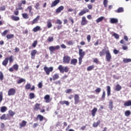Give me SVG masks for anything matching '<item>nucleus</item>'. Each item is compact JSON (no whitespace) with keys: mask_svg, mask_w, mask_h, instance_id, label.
<instances>
[{"mask_svg":"<svg viewBox=\"0 0 131 131\" xmlns=\"http://www.w3.org/2000/svg\"><path fill=\"white\" fill-rule=\"evenodd\" d=\"M105 54L106 61H107V62H111L112 59V55L108 47L103 49L102 51L99 52V56L100 57H103V56H105Z\"/></svg>","mask_w":131,"mask_h":131,"instance_id":"obj_1","label":"nucleus"},{"mask_svg":"<svg viewBox=\"0 0 131 131\" xmlns=\"http://www.w3.org/2000/svg\"><path fill=\"white\" fill-rule=\"evenodd\" d=\"M79 65H81V63H82V59H83V57H84L85 55V52L83 51V50L81 49H79Z\"/></svg>","mask_w":131,"mask_h":131,"instance_id":"obj_2","label":"nucleus"},{"mask_svg":"<svg viewBox=\"0 0 131 131\" xmlns=\"http://www.w3.org/2000/svg\"><path fill=\"white\" fill-rule=\"evenodd\" d=\"M58 69L59 70L60 73H64V72L67 73V72L69 71V68H68V67L64 68L62 65H59L58 67Z\"/></svg>","mask_w":131,"mask_h":131,"instance_id":"obj_3","label":"nucleus"},{"mask_svg":"<svg viewBox=\"0 0 131 131\" xmlns=\"http://www.w3.org/2000/svg\"><path fill=\"white\" fill-rule=\"evenodd\" d=\"M14 15H12L11 16V19L12 20H13V21H19L20 20V17L18 16L19 15V11L18 10H15L13 12Z\"/></svg>","mask_w":131,"mask_h":131,"instance_id":"obj_4","label":"nucleus"},{"mask_svg":"<svg viewBox=\"0 0 131 131\" xmlns=\"http://www.w3.org/2000/svg\"><path fill=\"white\" fill-rule=\"evenodd\" d=\"M71 61V57L68 55H64L63 57V64H69Z\"/></svg>","mask_w":131,"mask_h":131,"instance_id":"obj_5","label":"nucleus"},{"mask_svg":"<svg viewBox=\"0 0 131 131\" xmlns=\"http://www.w3.org/2000/svg\"><path fill=\"white\" fill-rule=\"evenodd\" d=\"M43 70L45 71L47 75H50V72H52L54 70V68L52 67L48 68V67H45Z\"/></svg>","mask_w":131,"mask_h":131,"instance_id":"obj_6","label":"nucleus"},{"mask_svg":"<svg viewBox=\"0 0 131 131\" xmlns=\"http://www.w3.org/2000/svg\"><path fill=\"white\" fill-rule=\"evenodd\" d=\"M14 70L15 71H18L19 70V65L18 64H14L12 68H10L9 69L10 72H13Z\"/></svg>","mask_w":131,"mask_h":131,"instance_id":"obj_7","label":"nucleus"},{"mask_svg":"<svg viewBox=\"0 0 131 131\" xmlns=\"http://www.w3.org/2000/svg\"><path fill=\"white\" fill-rule=\"evenodd\" d=\"M49 49L51 53H53V52H55L56 50H60V46L57 45L56 46H50L49 47Z\"/></svg>","mask_w":131,"mask_h":131,"instance_id":"obj_8","label":"nucleus"},{"mask_svg":"<svg viewBox=\"0 0 131 131\" xmlns=\"http://www.w3.org/2000/svg\"><path fill=\"white\" fill-rule=\"evenodd\" d=\"M16 94V90L14 88H11L9 90L8 95V96H14Z\"/></svg>","mask_w":131,"mask_h":131,"instance_id":"obj_9","label":"nucleus"},{"mask_svg":"<svg viewBox=\"0 0 131 131\" xmlns=\"http://www.w3.org/2000/svg\"><path fill=\"white\" fill-rule=\"evenodd\" d=\"M74 104L75 105H77L78 103H79L80 100H79V95L78 94H75L74 95Z\"/></svg>","mask_w":131,"mask_h":131,"instance_id":"obj_10","label":"nucleus"},{"mask_svg":"<svg viewBox=\"0 0 131 131\" xmlns=\"http://www.w3.org/2000/svg\"><path fill=\"white\" fill-rule=\"evenodd\" d=\"M37 54V50H33L31 52V58L33 60H34L35 59V55Z\"/></svg>","mask_w":131,"mask_h":131,"instance_id":"obj_11","label":"nucleus"},{"mask_svg":"<svg viewBox=\"0 0 131 131\" xmlns=\"http://www.w3.org/2000/svg\"><path fill=\"white\" fill-rule=\"evenodd\" d=\"M25 90H31V91H34L35 90V86L33 85L31 88V84H30V83H27L25 85Z\"/></svg>","mask_w":131,"mask_h":131,"instance_id":"obj_12","label":"nucleus"},{"mask_svg":"<svg viewBox=\"0 0 131 131\" xmlns=\"http://www.w3.org/2000/svg\"><path fill=\"white\" fill-rule=\"evenodd\" d=\"M88 22L89 21L86 20L85 16H83L81 21V25H82V26H84V25H86V24H88Z\"/></svg>","mask_w":131,"mask_h":131,"instance_id":"obj_13","label":"nucleus"},{"mask_svg":"<svg viewBox=\"0 0 131 131\" xmlns=\"http://www.w3.org/2000/svg\"><path fill=\"white\" fill-rule=\"evenodd\" d=\"M90 12V10L86 8H84L83 10H82L81 12H80L78 14L79 16H83V15H84L86 13H89Z\"/></svg>","mask_w":131,"mask_h":131,"instance_id":"obj_14","label":"nucleus"},{"mask_svg":"<svg viewBox=\"0 0 131 131\" xmlns=\"http://www.w3.org/2000/svg\"><path fill=\"white\" fill-rule=\"evenodd\" d=\"M44 100H45L46 103H50L52 101L51 97L49 95H46L44 97Z\"/></svg>","mask_w":131,"mask_h":131,"instance_id":"obj_15","label":"nucleus"},{"mask_svg":"<svg viewBox=\"0 0 131 131\" xmlns=\"http://www.w3.org/2000/svg\"><path fill=\"white\" fill-rule=\"evenodd\" d=\"M39 18H40V16L38 15L35 19H34L31 22L32 25L38 23Z\"/></svg>","mask_w":131,"mask_h":131,"instance_id":"obj_16","label":"nucleus"},{"mask_svg":"<svg viewBox=\"0 0 131 131\" xmlns=\"http://www.w3.org/2000/svg\"><path fill=\"white\" fill-rule=\"evenodd\" d=\"M27 124V121L25 120H23L19 124V128H22V127H25Z\"/></svg>","mask_w":131,"mask_h":131,"instance_id":"obj_17","label":"nucleus"},{"mask_svg":"<svg viewBox=\"0 0 131 131\" xmlns=\"http://www.w3.org/2000/svg\"><path fill=\"white\" fill-rule=\"evenodd\" d=\"M8 63H9V57H6L2 62V65L5 67H7V65H8Z\"/></svg>","mask_w":131,"mask_h":131,"instance_id":"obj_18","label":"nucleus"},{"mask_svg":"<svg viewBox=\"0 0 131 131\" xmlns=\"http://www.w3.org/2000/svg\"><path fill=\"white\" fill-rule=\"evenodd\" d=\"M34 111H38V110H40V104L36 103L34 106Z\"/></svg>","mask_w":131,"mask_h":131,"instance_id":"obj_19","label":"nucleus"},{"mask_svg":"<svg viewBox=\"0 0 131 131\" xmlns=\"http://www.w3.org/2000/svg\"><path fill=\"white\" fill-rule=\"evenodd\" d=\"M59 3H60V0L54 1L51 5V8H54V7H56V6H57Z\"/></svg>","mask_w":131,"mask_h":131,"instance_id":"obj_20","label":"nucleus"},{"mask_svg":"<svg viewBox=\"0 0 131 131\" xmlns=\"http://www.w3.org/2000/svg\"><path fill=\"white\" fill-rule=\"evenodd\" d=\"M63 10H64V6H61L56 10V13L59 14V13H61Z\"/></svg>","mask_w":131,"mask_h":131,"instance_id":"obj_21","label":"nucleus"},{"mask_svg":"<svg viewBox=\"0 0 131 131\" xmlns=\"http://www.w3.org/2000/svg\"><path fill=\"white\" fill-rule=\"evenodd\" d=\"M98 111V108L96 107H94L92 111V115L93 117H95L96 116V113H97V112Z\"/></svg>","mask_w":131,"mask_h":131,"instance_id":"obj_22","label":"nucleus"},{"mask_svg":"<svg viewBox=\"0 0 131 131\" xmlns=\"http://www.w3.org/2000/svg\"><path fill=\"white\" fill-rule=\"evenodd\" d=\"M47 27L48 28H52V27H53V24H52V20L50 19L47 20Z\"/></svg>","mask_w":131,"mask_h":131,"instance_id":"obj_23","label":"nucleus"},{"mask_svg":"<svg viewBox=\"0 0 131 131\" xmlns=\"http://www.w3.org/2000/svg\"><path fill=\"white\" fill-rule=\"evenodd\" d=\"M115 13H123L124 9L123 7H119L117 10L115 11Z\"/></svg>","mask_w":131,"mask_h":131,"instance_id":"obj_24","label":"nucleus"},{"mask_svg":"<svg viewBox=\"0 0 131 131\" xmlns=\"http://www.w3.org/2000/svg\"><path fill=\"white\" fill-rule=\"evenodd\" d=\"M40 30H41V28L38 26H36L33 29V31L34 32H37V31H40Z\"/></svg>","mask_w":131,"mask_h":131,"instance_id":"obj_25","label":"nucleus"},{"mask_svg":"<svg viewBox=\"0 0 131 131\" xmlns=\"http://www.w3.org/2000/svg\"><path fill=\"white\" fill-rule=\"evenodd\" d=\"M43 116L41 115H38L36 118V120H39V121H42L43 120Z\"/></svg>","mask_w":131,"mask_h":131,"instance_id":"obj_26","label":"nucleus"},{"mask_svg":"<svg viewBox=\"0 0 131 131\" xmlns=\"http://www.w3.org/2000/svg\"><path fill=\"white\" fill-rule=\"evenodd\" d=\"M110 22L112 24H115L118 23V19H117V18H113L111 19Z\"/></svg>","mask_w":131,"mask_h":131,"instance_id":"obj_27","label":"nucleus"},{"mask_svg":"<svg viewBox=\"0 0 131 131\" xmlns=\"http://www.w3.org/2000/svg\"><path fill=\"white\" fill-rule=\"evenodd\" d=\"M107 95L108 96L111 95V87L110 86H106Z\"/></svg>","mask_w":131,"mask_h":131,"instance_id":"obj_28","label":"nucleus"},{"mask_svg":"<svg viewBox=\"0 0 131 131\" xmlns=\"http://www.w3.org/2000/svg\"><path fill=\"white\" fill-rule=\"evenodd\" d=\"M121 89H122L121 86H120V85H119V84H118L116 85L115 91H116V92H119V91L121 90Z\"/></svg>","mask_w":131,"mask_h":131,"instance_id":"obj_29","label":"nucleus"},{"mask_svg":"<svg viewBox=\"0 0 131 131\" xmlns=\"http://www.w3.org/2000/svg\"><path fill=\"white\" fill-rule=\"evenodd\" d=\"M77 63V59L76 58L72 59L71 60V65H76Z\"/></svg>","mask_w":131,"mask_h":131,"instance_id":"obj_30","label":"nucleus"},{"mask_svg":"<svg viewBox=\"0 0 131 131\" xmlns=\"http://www.w3.org/2000/svg\"><path fill=\"white\" fill-rule=\"evenodd\" d=\"M108 108L110 109V110H111V111L113 110V101H112V100H111L109 102Z\"/></svg>","mask_w":131,"mask_h":131,"instance_id":"obj_31","label":"nucleus"},{"mask_svg":"<svg viewBox=\"0 0 131 131\" xmlns=\"http://www.w3.org/2000/svg\"><path fill=\"white\" fill-rule=\"evenodd\" d=\"M104 19H105V17H104V16H101V17H99L96 20V23H100V22H102V21H103V20H104Z\"/></svg>","mask_w":131,"mask_h":131,"instance_id":"obj_32","label":"nucleus"},{"mask_svg":"<svg viewBox=\"0 0 131 131\" xmlns=\"http://www.w3.org/2000/svg\"><path fill=\"white\" fill-rule=\"evenodd\" d=\"M100 123H101V121H100V120H99L98 121H97V122H94L93 124V127H98V126L100 125Z\"/></svg>","mask_w":131,"mask_h":131,"instance_id":"obj_33","label":"nucleus"},{"mask_svg":"<svg viewBox=\"0 0 131 131\" xmlns=\"http://www.w3.org/2000/svg\"><path fill=\"white\" fill-rule=\"evenodd\" d=\"M15 35L13 34H7L6 37L7 39H11L14 38Z\"/></svg>","mask_w":131,"mask_h":131,"instance_id":"obj_34","label":"nucleus"},{"mask_svg":"<svg viewBox=\"0 0 131 131\" xmlns=\"http://www.w3.org/2000/svg\"><path fill=\"white\" fill-rule=\"evenodd\" d=\"M124 106H125L126 107L131 106V101L128 100L127 101L125 102L124 103Z\"/></svg>","mask_w":131,"mask_h":131,"instance_id":"obj_35","label":"nucleus"},{"mask_svg":"<svg viewBox=\"0 0 131 131\" xmlns=\"http://www.w3.org/2000/svg\"><path fill=\"white\" fill-rule=\"evenodd\" d=\"M59 77V74H55L53 76V80H56V79H58Z\"/></svg>","mask_w":131,"mask_h":131,"instance_id":"obj_36","label":"nucleus"},{"mask_svg":"<svg viewBox=\"0 0 131 131\" xmlns=\"http://www.w3.org/2000/svg\"><path fill=\"white\" fill-rule=\"evenodd\" d=\"M7 109L6 106H2L1 107V112L4 113L7 111Z\"/></svg>","mask_w":131,"mask_h":131,"instance_id":"obj_37","label":"nucleus"},{"mask_svg":"<svg viewBox=\"0 0 131 131\" xmlns=\"http://www.w3.org/2000/svg\"><path fill=\"white\" fill-rule=\"evenodd\" d=\"M21 16L24 19H28V18H29L28 14L26 13H22Z\"/></svg>","mask_w":131,"mask_h":131,"instance_id":"obj_38","label":"nucleus"},{"mask_svg":"<svg viewBox=\"0 0 131 131\" xmlns=\"http://www.w3.org/2000/svg\"><path fill=\"white\" fill-rule=\"evenodd\" d=\"M47 41H48V42H52V41H54V37L52 36H49L47 40Z\"/></svg>","mask_w":131,"mask_h":131,"instance_id":"obj_39","label":"nucleus"},{"mask_svg":"<svg viewBox=\"0 0 131 131\" xmlns=\"http://www.w3.org/2000/svg\"><path fill=\"white\" fill-rule=\"evenodd\" d=\"M8 112L10 116H11V117H13V116H14V115L16 114V113L13 112V111L12 110H9Z\"/></svg>","mask_w":131,"mask_h":131,"instance_id":"obj_40","label":"nucleus"},{"mask_svg":"<svg viewBox=\"0 0 131 131\" xmlns=\"http://www.w3.org/2000/svg\"><path fill=\"white\" fill-rule=\"evenodd\" d=\"M9 31L10 30H5L3 33H2V35L3 36H6V35H7V34H8V33H9Z\"/></svg>","mask_w":131,"mask_h":131,"instance_id":"obj_41","label":"nucleus"},{"mask_svg":"<svg viewBox=\"0 0 131 131\" xmlns=\"http://www.w3.org/2000/svg\"><path fill=\"white\" fill-rule=\"evenodd\" d=\"M25 81H26L25 79L20 78L19 80L17 81V82L18 84H20V83H22V82H25Z\"/></svg>","mask_w":131,"mask_h":131,"instance_id":"obj_42","label":"nucleus"},{"mask_svg":"<svg viewBox=\"0 0 131 131\" xmlns=\"http://www.w3.org/2000/svg\"><path fill=\"white\" fill-rule=\"evenodd\" d=\"M95 68V66L94 65H92L87 68V71H91V70H93Z\"/></svg>","mask_w":131,"mask_h":131,"instance_id":"obj_43","label":"nucleus"},{"mask_svg":"<svg viewBox=\"0 0 131 131\" xmlns=\"http://www.w3.org/2000/svg\"><path fill=\"white\" fill-rule=\"evenodd\" d=\"M9 60L10 63H13L14 62V57L11 55L8 57V61Z\"/></svg>","mask_w":131,"mask_h":131,"instance_id":"obj_44","label":"nucleus"},{"mask_svg":"<svg viewBox=\"0 0 131 131\" xmlns=\"http://www.w3.org/2000/svg\"><path fill=\"white\" fill-rule=\"evenodd\" d=\"M123 62L124 63H129V62H131V59L130 58H124L123 60Z\"/></svg>","mask_w":131,"mask_h":131,"instance_id":"obj_45","label":"nucleus"},{"mask_svg":"<svg viewBox=\"0 0 131 131\" xmlns=\"http://www.w3.org/2000/svg\"><path fill=\"white\" fill-rule=\"evenodd\" d=\"M18 7H19L18 8H16V10H24V8L23 7H22V4L21 3H19L18 4Z\"/></svg>","mask_w":131,"mask_h":131,"instance_id":"obj_46","label":"nucleus"},{"mask_svg":"<svg viewBox=\"0 0 131 131\" xmlns=\"http://www.w3.org/2000/svg\"><path fill=\"white\" fill-rule=\"evenodd\" d=\"M1 119L2 120H8V118H7V117H6V114H3L1 117Z\"/></svg>","mask_w":131,"mask_h":131,"instance_id":"obj_47","label":"nucleus"},{"mask_svg":"<svg viewBox=\"0 0 131 131\" xmlns=\"http://www.w3.org/2000/svg\"><path fill=\"white\" fill-rule=\"evenodd\" d=\"M112 36H114L115 38L116 39H119V35L118 34H116L114 33L113 35Z\"/></svg>","mask_w":131,"mask_h":131,"instance_id":"obj_48","label":"nucleus"},{"mask_svg":"<svg viewBox=\"0 0 131 131\" xmlns=\"http://www.w3.org/2000/svg\"><path fill=\"white\" fill-rule=\"evenodd\" d=\"M29 97H30V99H34V98L35 97V96L34 95V93H30Z\"/></svg>","mask_w":131,"mask_h":131,"instance_id":"obj_49","label":"nucleus"},{"mask_svg":"<svg viewBox=\"0 0 131 131\" xmlns=\"http://www.w3.org/2000/svg\"><path fill=\"white\" fill-rule=\"evenodd\" d=\"M36 46H37V40L34 41L32 45V47H33V48H36Z\"/></svg>","mask_w":131,"mask_h":131,"instance_id":"obj_50","label":"nucleus"},{"mask_svg":"<svg viewBox=\"0 0 131 131\" xmlns=\"http://www.w3.org/2000/svg\"><path fill=\"white\" fill-rule=\"evenodd\" d=\"M105 97H106V92L105 91H103L101 96V99H102V100H105Z\"/></svg>","mask_w":131,"mask_h":131,"instance_id":"obj_51","label":"nucleus"},{"mask_svg":"<svg viewBox=\"0 0 131 131\" xmlns=\"http://www.w3.org/2000/svg\"><path fill=\"white\" fill-rule=\"evenodd\" d=\"M108 5V0H104L103 1V5L105 8H107Z\"/></svg>","mask_w":131,"mask_h":131,"instance_id":"obj_52","label":"nucleus"},{"mask_svg":"<svg viewBox=\"0 0 131 131\" xmlns=\"http://www.w3.org/2000/svg\"><path fill=\"white\" fill-rule=\"evenodd\" d=\"M94 63H96V64H100V61H99V59L98 58H94L93 59Z\"/></svg>","mask_w":131,"mask_h":131,"instance_id":"obj_53","label":"nucleus"},{"mask_svg":"<svg viewBox=\"0 0 131 131\" xmlns=\"http://www.w3.org/2000/svg\"><path fill=\"white\" fill-rule=\"evenodd\" d=\"M39 6H40V4L38 3H36L35 5V9L36 10H39V9H40Z\"/></svg>","mask_w":131,"mask_h":131,"instance_id":"obj_54","label":"nucleus"},{"mask_svg":"<svg viewBox=\"0 0 131 131\" xmlns=\"http://www.w3.org/2000/svg\"><path fill=\"white\" fill-rule=\"evenodd\" d=\"M0 80H4V74L2 72H0Z\"/></svg>","mask_w":131,"mask_h":131,"instance_id":"obj_55","label":"nucleus"},{"mask_svg":"<svg viewBox=\"0 0 131 131\" xmlns=\"http://www.w3.org/2000/svg\"><path fill=\"white\" fill-rule=\"evenodd\" d=\"M125 116H127V117L129 116V115H130V111H126L125 112Z\"/></svg>","mask_w":131,"mask_h":131,"instance_id":"obj_56","label":"nucleus"},{"mask_svg":"<svg viewBox=\"0 0 131 131\" xmlns=\"http://www.w3.org/2000/svg\"><path fill=\"white\" fill-rule=\"evenodd\" d=\"M69 20H70L71 22L72 25H73V24H74V20L72 17L69 18Z\"/></svg>","mask_w":131,"mask_h":131,"instance_id":"obj_57","label":"nucleus"},{"mask_svg":"<svg viewBox=\"0 0 131 131\" xmlns=\"http://www.w3.org/2000/svg\"><path fill=\"white\" fill-rule=\"evenodd\" d=\"M3 92H0V103H2V101H3Z\"/></svg>","mask_w":131,"mask_h":131,"instance_id":"obj_58","label":"nucleus"},{"mask_svg":"<svg viewBox=\"0 0 131 131\" xmlns=\"http://www.w3.org/2000/svg\"><path fill=\"white\" fill-rule=\"evenodd\" d=\"M74 43L73 42V41H72V40L67 42V45H68V46H73Z\"/></svg>","mask_w":131,"mask_h":131,"instance_id":"obj_59","label":"nucleus"},{"mask_svg":"<svg viewBox=\"0 0 131 131\" xmlns=\"http://www.w3.org/2000/svg\"><path fill=\"white\" fill-rule=\"evenodd\" d=\"M27 10H29L30 13H31V11H32V6H28L27 7Z\"/></svg>","mask_w":131,"mask_h":131,"instance_id":"obj_60","label":"nucleus"},{"mask_svg":"<svg viewBox=\"0 0 131 131\" xmlns=\"http://www.w3.org/2000/svg\"><path fill=\"white\" fill-rule=\"evenodd\" d=\"M113 53L114 54H115V55H117V54H119V50H117L116 49H114L113 50Z\"/></svg>","mask_w":131,"mask_h":131,"instance_id":"obj_61","label":"nucleus"},{"mask_svg":"<svg viewBox=\"0 0 131 131\" xmlns=\"http://www.w3.org/2000/svg\"><path fill=\"white\" fill-rule=\"evenodd\" d=\"M95 92L97 93L98 94L100 93L101 92V88H98L95 90Z\"/></svg>","mask_w":131,"mask_h":131,"instance_id":"obj_62","label":"nucleus"},{"mask_svg":"<svg viewBox=\"0 0 131 131\" xmlns=\"http://www.w3.org/2000/svg\"><path fill=\"white\" fill-rule=\"evenodd\" d=\"M6 10V6H3L0 7V11H5Z\"/></svg>","mask_w":131,"mask_h":131,"instance_id":"obj_63","label":"nucleus"},{"mask_svg":"<svg viewBox=\"0 0 131 131\" xmlns=\"http://www.w3.org/2000/svg\"><path fill=\"white\" fill-rule=\"evenodd\" d=\"M66 94H70V93H72V89H67L66 91Z\"/></svg>","mask_w":131,"mask_h":131,"instance_id":"obj_64","label":"nucleus"}]
</instances>
